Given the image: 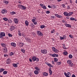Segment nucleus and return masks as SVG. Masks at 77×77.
Segmentation results:
<instances>
[{
  "instance_id": "c03bdc74",
  "label": "nucleus",
  "mask_w": 77,
  "mask_h": 77,
  "mask_svg": "<svg viewBox=\"0 0 77 77\" xmlns=\"http://www.w3.org/2000/svg\"><path fill=\"white\" fill-rule=\"evenodd\" d=\"M40 6L41 7H43V6H44V4H40Z\"/></svg>"
},
{
  "instance_id": "f8f14e48",
  "label": "nucleus",
  "mask_w": 77,
  "mask_h": 77,
  "mask_svg": "<svg viewBox=\"0 0 77 77\" xmlns=\"http://www.w3.org/2000/svg\"><path fill=\"white\" fill-rule=\"evenodd\" d=\"M58 56H59V55H58V54H53L52 55V57H58Z\"/></svg>"
},
{
  "instance_id": "0e129e2a",
  "label": "nucleus",
  "mask_w": 77,
  "mask_h": 77,
  "mask_svg": "<svg viewBox=\"0 0 77 77\" xmlns=\"http://www.w3.org/2000/svg\"><path fill=\"white\" fill-rule=\"evenodd\" d=\"M72 77H75V75L74 74H73L72 76Z\"/></svg>"
},
{
  "instance_id": "a19ab883",
  "label": "nucleus",
  "mask_w": 77,
  "mask_h": 77,
  "mask_svg": "<svg viewBox=\"0 0 77 77\" xmlns=\"http://www.w3.org/2000/svg\"><path fill=\"white\" fill-rule=\"evenodd\" d=\"M70 20H72V21L74 20L75 19L73 17H71L70 18Z\"/></svg>"
},
{
  "instance_id": "ddd939ff",
  "label": "nucleus",
  "mask_w": 77,
  "mask_h": 77,
  "mask_svg": "<svg viewBox=\"0 0 77 77\" xmlns=\"http://www.w3.org/2000/svg\"><path fill=\"white\" fill-rule=\"evenodd\" d=\"M17 64H19V63L17 64H15V63H14L13 64V66H14V67H15V68H17L18 66V65H17Z\"/></svg>"
},
{
  "instance_id": "4d7b16f0",
  "label": "nucleus",
  "mask_w": 77,
  "mask_h": 77,
  "mask_svg": "<svg viewBox=\"0 0 77 77\" xmlns=\"http://www.w3.org/2000/svg\"><path fill=\"white\" fill-rule=\"evenodd\" d=\"M63 38H65V39H66V36L64 35H63Z\"/></svg>"
},
{
  "instance_id": "a878e982",
  "label": "nucleus",
  "mask_w": 77,
  "mask_h": 77,
  "mask_svg": "<svg viewBox=\"0 0 77 77\" xmlns=\"http://www.w3.org/2000/svg\"><path fill=\"white\" fill-rule=\"evenodd\" d=\"M69 65L71 67H72V66H74V64H73V63H72V62L69 64Z\"/></svg>"
},
{
  "instance_id": "79ce46f5",
  "label": "nucleus",
  "mask_w": 77,
  "mask_h": 77,
  "mask_svg": "<svg viewBox=\"0 0 77 77\" xmlns=\"http://www.w3.org/2000/svg\"><path fill=\"white\" fill-rule=\"evenodd\" d=\"M21 51L23 53H25V50H24L23 49H21Z\"/></svg>"
},
{
  "instance_id": "7ed1b4c3",
  "label": "nucleus",
  "mask_w": 77,
  "mask_h": 77,
  "mask_svg": "<svg viewBox=\"0 0 77 77\" xmlns=\"http://www.w3.org/2000/svg\"><path fill=\"white\" fill-rule=\"evenodd\" d=\"M52 50L55 53H58L59 52V50L56 49V48L54 47H53L52 48Z\"/></svg>"
},
{
  "instance_id": "58836bf2",
  "label": "nucleus",
  "mask_w": 77,
  "mask_h": 77,
  "mask_svg": "<svg viewBox=\"0 0 77 77\" xmlns=\"http://www.w3.org/2000/svg\"><path fill=\"white\" fill-rule=\"evenodd\" d=\"M63 54H64L65 55H66L68 54V52L66 51L64 52Z\"/></svg>"
},
{
  "instance_id": "0eeeda50",
  "label": "nucleus",
  "mask_w": 77,
  "mask_h": 77,
  "mask_svg": "<svg viewBox=\"0 0 77 77\" xmlns=\"http://www.w3.org/2000/svg\"><path fill=\"white\" fill-rule=\"evenodd\" d=\"M51 67H49V71L50 73V75H52V71H51Z\"/></svg>"
},
{
  "instance_id": "a211bd4d",
  "label": "nucleus",
  "mask_w": 77,
  "mask_h": 77,
  "mask_svg": "<svg viewBox=\"0 0 77 77\" xmlns=\"http://www.w3.org/2000/svg\"><path fill=\"white\" fill-rule=\"evenodd\" d=\"M35 74H38L39 72L38 70H35L34 72Z\"/></svg>"
},
{
  "instance_id": "cd10ccee",
  "label": "nucleus",
  "mask_w": 77,
  "mask_h": 77,
  "mask_svg": "<svg viewBox=\"0 0 77 77\" xmlns=\"http://www.w3.org/2000/svg\"><path fill=\"white\" fill-rule=\"evenodd\" d=\"M69 57L70 59H72V55H71V54L69 55Z\"/></svg>"
},
{
  "instance_id": "7c9ffc66",
  "label": "nucleus",
  "mask_w": 77,
  "mask_h": 77,
  "mask_svg": "<svg viewBox=\"0 0 77 77\" xmlns=\"http://www.w3.org/2000/svg\"><path fill=\"white\" fill-rule=\"evenodd\" d=\"M8 73V71H4L3 72V74H6Z\"/></svg>"
},
{
  "instance_id": "5fc2aeb1",
  "label": "nucleus",
  "mask_w": 77,
  "mask_h": 77,
  "mask_svg": "<svg viewBox=\"0 0 77 77\" xmlns=\"http://www.w3.org/2000/svg\"><path fill=\"white\" fill-rule=\"evenodd\" d=\"M13 52H11L10 53V56H12V55H13Z\"/></svg>"
},
{
  "instance_id": "423d86ee",
  "label": "nucleus",
  "mask_w": 77,
  "mask_h": 77,
  "mask_svg": "<svg viewBox=\"0 0 77 77\" xmlns=\"http://www.w3.org/2000/svg\"><path fill=\"white\" fill-rule=\"evenodd\" d=\"M7 11L6 10H5V9H3L2 10V14H6L7 13Z\"/></svg>"
},
{
  "instance_id": "774afa93",
  "label": "nucleus",
  "mask_w": 77,
  "mask_h": 77,
  "mask_svg": "<svg viewBox=\"0 0 77 77\" xmlns=\"http://www.w3.org/2000/svg\"><path fill=\"white\" fill-rule=\"evenodd\" d=\"M10 14L12 15H13V12H10Z\"/></svg>"
},
{
  "instance_id": "bf43d9fd",
  "label": "nucleus",
  "mask_w": 77,
  "mask_h": 77,
  "mask_svg": "<svg viewBox=\"0 0 77 77\" xmlns=\"http://www.w3.org/2000/svg\"><path fill=\"white\" fill-rule=\"evenodd\" d=\"M33 23H34V24L35 25H36V24H37V23H36V22H33Z\"/></svg>"
},
{
  "instance_id": "c85d7f7f",
  "label": "nucleus",
  "mask_w": 77,
  "mask_h": 77,
  "mask_svg": "<svg viewBox=\"0 0 77 77\" xmlns=\"http://www.w3.org/2000/svg\"><path fill=\"white\" fill-rule=\"evenodd\" d=\"M48 73L45 72L44 73V75H45V76H47V75H48Z\"/></svg>"
},
{
  "instance_id": "dca6fc26",
  "label": "nucleus",
  "mask_w": 77,
  "mask_h": 77,
  "mask_svg": "<svg viewBox=\"0 0 77 77\" xmlns=\"http://www.w3.org/2000/svg\"><path fill=\"white\" fill-rule=\"evenodd\" d=\"M25 25L26 26H29V22L26 20L25 22Z\"/></svg>"
},
{
  "instance_id": "603ef678",
  "label": "nucleus",
  "mask_w": 77,
  "mask_h": 77,
  "mask_svg": "<svg viewBox=\"0 0 77 77\" xmlns=\"http://www.w3.org/2000/svg\"><path fill=\"white\" fill-rule=\"evenodd\" d=\"M68 27H71V26L69 24L68 25Z\"/></svg>"
},
{
  "instance_id": "bb28decb",
  "label": "nucleus",
  "mask_w": 77,
  "mask_h": 77,
  "mask_svg": "<svg viewBox=\"0 0 77 77\" xmlns=\"http://www.w3.org/2000/svg\"><path fill=\"white\" fill-rule=\"evenodd\" d=\"M71 60H69L67 61V63H68V64H69L70 63H71Z\"/></svg>"
},
{
  "instance_id": "c756f323",
  "label": "nucleus",
  "mask_w": 77,
  "mask_h": 77,
  "mask_svg": "<svg viewBox=\"0 0 77 77\" xmlns=\"http://www.w3.org/2000/svg\"><path fill=\"white\" fill-rule=\"evenodd\" d=\"M4 3H5L6 5H8L9 3V2L8 1H4Z\"/></svg>"
},
{
  "instance_id": "20e7f679",
  "label": "nucleus",
  "mask_w": 77,
  "mask_h": 77,
  "mask_svg": "<svg viewBox=\"0 0 77 77\" xmlns=\"http://www.w3.org/2000/svg\"><path fill=\"white\" fill-rule=\"evenodd\" d=\"M37 34L38 36H42L43 34L41 32L39 31H38L37 32Z\"/></svg>"
},
{
  "instance_id": "de8ad7c7",
  "label": "nucleus",
  "mask_w": 77,
  "mask_h": 77,
  "mask_svg": "<svg viewBox=\"0 0 77 77\" xmlns=\"http://www.w3.org/2000/svg\"><path fill=\"white\" fill-rule=\"evenodd\" d=\"M30 26H31V27H33V24L32 23H31L30 24Z\"/></svg>"
},
{
  "instance_id": "ea45409f",
  "label": "nucleus",
  "mask_w": 77,
  "mask_h": 77,
  "mask_svg": "<svg viewBox=\"0 0 77 77\" xmlns=\"http://www.w3.org/2000/svg\"><path fill=\"white\" fill-rule=\"evenodd\" d=\"M42 8L43 9H47V8H46V7H45V6L44 5L42 7Z\"/></svg>"
},
{
  "instance_id": "2eb2a0df",
  "label": "nucleus",
  "mask_w": 77,
  "mask_h": 77,
  "mask_svg": "<svg viewBox=\"0 0 77 77\" xmlns=\"http://www.w3.org/2000/svg\"><path fill=\"white\" fill-rule=\"evenodd\" d=\"M21 9H22V10H26V7L25 6L22 5Z\"/></svg>"
},
{
  "instance_id": "9b49d317",
  "label": "nucleus",
  "mask_w": 77,
  "mask_h": 77,
  "mask_svg": "<svg viewBox=\"0 0 77 77\" xmlns=\"http://www.w3.org/2000/svg\"><path fill=\"white\" fill-rule=\"evenodd\" d=\"M11 63V60L9 59H8V60H7L6 63L7 64H10Z\"/></svg>"
},
{
  "instance_id": "1a4fd4ad",
  "label": "nucleus",
  "mask_w": 77,
  "mask_h": 77,
  "mask_svg": "<svg viewBox=\"0 0 77 77\" xmlns=\"http://www.w3.org/2000/svg\"><path fill=\"white\" fill-rule=\"evenodd\" d=\"M32 60L33 61H36V57L35 56L33 57H32Z\"/></svg>"
},
{
  "instance_id": "37998d69",
  "label": "nucleus",
  "mask_w": 77,
  "mask_h": 77,
  "mask_svg": "<svg viewBox=\"0 0 77 77\" xmlns=\"http://www.w3.org/2000/svg\"><path fill=\"white\" fill-rule=\"evenodd\" d=\"M57 17L58 18H62V16L58 15L57 16Z\"/></svg>"
},
{
  "instance_id": "f704fd0d",
  "label": "nucleus",
  "mask_w": 77,
  "mask_h": 77,
  "mask_svg": "<svg viewBox=\"0 0 77 77\" xmlns=\"http://www.w3.org/2000/svg\"><path fill=\"white\" fill-rule=\"evenodd\" d=\"M61 64V62H57V65H60Z\"/></svg>"
},
{
  "instance_id": "3c124183",
  "label": "nucleus",
  "mask_w": 77,
  "mask_h": 77,
  "mask_svg": "<svg viewBox=\"0 0 77 77\" xmlns=\"http://www.w3.org/2000/svg\"><path fill=\"white\" fill-rule=\"evenodd\" d=\"M53 7L54 8H55V9H56V5H53Z\"/></svg>"
},
{
  "instance_id": "680f3d73",
  "label": "nucleus",
  "mask_w": 77,
  "mask_h": 77,
  "mask_svg": "<svg viewBox=\"0 0 77 77\" xmlns=\"http://www.w3.org/2000/svg\"><path fill=\"white\" fill-rule=\"evenodd\" d=\"M67 9H70V7H69V6H67Z\"/></svg>"
},
{
  "instance_id": "c9c22d12",
  "label": "nucleus",
  "mask_w": 77,
  "mask_h": 77,
  "mask_svg": "<svg viewBox=\"0 0 77 77\" xmlns=\"http://www.w3.org/2000/svg\"><path fill=\"white\" fill-rule=\"evenodd\" d=\"M8 35L9 36V37H12V35L10 33H9L8 34Z\"/></svg>"
},
{
  "instance_id": "b1692460",
  "label": "nucleus",
  "mask_w": 77,
  "mask_h": 77,
  "mask_svg": "<svg viewBox=\"0 0 77 77\" xmlns=\"http://www.w3.org/2000/svg\"><path fill=\"white\" fill-rule=\"evenodd\" d=\"M40 27L41 29H43L45 27V26L44 25H41L40 26Z\"/></svg>"
},
{
  "instance_id": "aec40b11",
  "label": "nucleus",
  "mask_w": 77,
  "mask_h": 77,
  "mask_svg": "<svg viewBox=\"0 0 77 77\" xmlns=\"http://www.w3.org/2000/svg\"><path fill=\"white\" fill-rule=\"evenodd\" d=\"M47 65L48 66H50V67H53V66H52V65L50 63H47Z\"/></svg>"
},
{
  "instance_id": "72a5a7b5",
  "label": "nucleus",
  "mask_w": 77,
  "mask_h": 77,
  "mask_svg": "<svg viewBox=\"0 0 77 77\" xmlns=\"http://www.w3.org/2000/svg\"><path fill=\"white\" fill-rule=\"evenodd\" d=\"M1 45L2 47H6V45L5 44V43H3L1 44Z\"/></svg>"
},
{
  "instance_id": "f257e3e1",
  "label": "nucleus",
  "mask_w": 77,
  "mask_h": 77,
  "mask_svg": "<svg viewBox=\"0 0 77 77\" xmlns=\"http://www.w3.org/2000/svg\"><path fill=\"white\" fill-rule=\"evenodd\" d=\"M3 36H5V33L4 32H1L0 34V38H2Z\"/></svg>"
},
{
  "instance_id": "5701e85b",
  "label": "nucleus",
  "mask_w": 77,
  "mask_h": 77,
  "mask_svg": "<svg viewBox=\"0 0 77 77\" xmlns=\"http://www.w3.org/2000/svg\"><path fill=\"white\" fill-rule=\"evenodd\" d=\"M5 71V69L3 68L0 69V72H2L3 71Z\"/></svg>"
},
{
  "instance_id": "864d4df0",
  "label": "nucleus",
  "mask_w": 77,
  "mask_h": 77,
  "mask_svg": "<svg viewBox=\"0 0 77 77\" xmlns=\"http://www.w3.org/2000/svg\"><path fill=\"white\" fill-rule=\"evenodd\" d=\"M32 21L33 23H34L35 21V20L33 19L32 20Z\"/></svg>"
},
{
  "instance_id": "6ab92c4d",
  "label": "nucleus",
  "mask_w": 77,
  "mask_h": 77,
  "mask_svg": "<svg viewBox=\"0 0 77 77\" xmlns=\"http://www.w3.org/2000/svg\"><path fill=\"white\" fill-rule=\"evenodd\" d=\"M11 45H12V46H13L14 47H15L16 46V44L14 43H12L11 44Z\"/></svg>"
},
{
  "instance_id": "2f4dec72",
  "label": "nucleus",
  "mask_w": 77,
  "mask_h": 77,
  "mask_svg": "<svg viewBox=\"0 0 77 77\" xmlns=\"http://www.w3.org/2000/svg\"><path fill=\"white\" fill-rule=\"evenodd\" d=\"M18 6H19V8H20L21 9H22V7L23 6V5H18Z\"/></svg>"
},
{
  "instance_id": "a18cd8bd",
  "label": "nucleus",
  "mask_w": 77,
  "mask_h": 77,
  "mask_svg": "<svg viewBox=\"0 0 77 77\" xmlns=\"http://www.w3.org/2000/svg\"><path fill=\"white\" fill-rule=\"evenodd\" d=\"M54 32V29H53L52 31L51 32V33H53Z\"/></svg>"
},
{
  "instance_id": "052dcab7",
  "label": "nucleus",
  "mask_w": 77,
  "mask_h": 77,
  "mask_svg": "<svg viewBox=\"0 0 77 77\" xmlns=\"http://www.w3.org/2000/svg\"><path fill=\"white\" fill-rule=\"evenodd\" d=\"M19 35H20L19 36H21V34L20 32H19L18 33Z\"/></svg>"
},
{
  "instance_id": "e2e57ef3",
  "label": "nucleus",
  "mask_w": 77,
  "mask_h": 77,
  "mask_svg": "<svg viewBox=\"0 0 77 77\" xmlns=\"http://www.w3.org/2000/svg\"><path fill=\"white\" fill-rule=\"evenodd\" d=\"M13 15H14V14H16V13L14 11H13Z\"/></svg>"
},
{
  "instance_id": "412c9836",
  "label": "nucleus",
  "mask_w": 77,
  "mask_h": 77,
  "mask_svg": "<svg viewBox=\"0 0 77 77\" xmlns=\"http://www.w3.org/2000/svg\"><path fill=\"white\" fill-rule=\"evenodd\" d=\"M64 15L66 16H68V13L67 12H64Z\"/></svg>"
},
{
  "instance_id": "39448f33",
  "label": "nucleus",
  "mask_w": 77,
  "mask_h": 77,
  "mask_svg": "<svg viewBox=\"0 0 77 77\" xmlns=\"http://www.w3.org/2000/svg\"><path fill=\"white\" fill-rule=\"evenodd\" d=\"M41 52L42 53H43V54H47V51L46 50H41Z\"/></svg>"
},
{
  "instance_id": "6e6d98bb",
  "label": "nucleus",
  "mask_w": 77,
  "mask_h": 77,
  "mask_svg": "<svg viewBox=\"0 0 77 77\" xmlns=\"http://www.w3.org/2000/svg\"><path fill=\"white\" fill-rule=\"evenodd\" d=\"M65 26H66V27H68V24L66 23L65 24Z\"/></svg>"
},
{
  "instance_id": "8fccbe9b",
  "label": "nucleus",
  "mask_w": 77,
  "mask_h": 77,
  "mask_svg": "<svg viewBox=\"0 0 77 77\" xmlns=\"http://www.w3.org/2000/svg\"><path fill=\"white\" fill-rule=\"evenodd\" d=\"M39 58H36V62H38V61H39Z\"/></svg>"
},
{
  "instance_id": "49530a36",
  "label": "nucleus",
  "mask_w": 77,
  "mask_h": 77,
  "mask_svg": "<svg viewBox=\"0 0 77 77\" xmlns=\"http://www.w3.org/2000/svg\"><path fill=\"white\" fill-rule=\"evenodd\" d=\"M69 37H70L71 38H73V36H72V35H69Z\"/></svg>"
},
{
  "instance_id": "13d9d810",
  "label": "nucleus",
  "mask_w": 77,
  "mask_h": 77,
  "mask_svg": "<svg viewBox=\"0 0 77 77\" xmlns=\"http://www.w3.org/2000/svg\"><path fill=\"white\" fill-rule=\"evenodd\" d=\"M60 39H61V40H62V39H63V37H60Z\"/></svg>"
},
{
  "instance_id": "4c0bfd02",
  "label": "nucleus",
  "mask_w": 77,
  "mask_h": 77,
  "mask_svg": "<svg viewBox=\"0 0 77 77\" xmlns=\"http://www.w3.org/2000/svg\"><path fill=\"white\" fill-rule=\"evenodd\" d=\"M3 20L4 21H8V19H7V18L5 17L3 18Z\"/></svg>"
},
{
  "instance_id": "09e8293b",
  "label": "nucleus",
  "mask_w": 77,
  "mask_h": 77,
  "mask_svg": "<svg viewBox=\"0 0 77 77\" xmlns=\"http://www.w3.org/2000/svg\"><path fill=\"white\" fill-rule=\"evenodd\" d=\"M50 11H46V14H50Z\"/></svg>"
},
{
  "instance_id": "4468645a",
  "label": "nucleus",
  "mask_w": 77,
  "mask_h": 77,
  "mask_svg": "<svg viewBox=\"0 0 77 77\" xmlns=\"http://www.w3.org/2000/svg\"><path fill=\"white\" fill-rule=\"evenodd\" d=\"M14 21L16 24H18V20H17V19H14Z\"/></svg>"
},
{
  "instance_id": "473e14b6",
  "label": "nucleus",
  "mask_w": 77,
  "mask_h": 77,
  "mask_svg": "<svg viewBox=\"0 0 77 77\" xmlns=\"http://www.w3.org/2000/svg\"><path fill=\"white\" fill-rule=\"evenodd\" d=\"M54 59V61L55 62H57V61H58V59H57L56 58H55Z\"/></svg>"
},
{
  "instance_id": "6e6552de",
  "label": "nucleus",
  "mask_w": 77,
  "mask_h": 77,
  "mask_svg": "<svg viewBox=\"0 0 77 77\" xmlns=\"http://www.w3.org/2000/svg\"><path fill=\"white\" fill-rule=\"evenodd\" d=\"M26 40V41H28L29 42H32V41L29 38H25Z\"/></svg>"
},
{
  "instance_id": "338daca9",
  "label": "nucleus",
  "mask_w": 77,
  "mask_h": 77,
  "mask_svg": "<svg viewBox=\"0 0 77 77\" xmlns=\"http://www.w3.org/2000/svg\"><path fill=\"white\" fill-rule=\"evenodd\" d=\"M33 36H36V34H35V33H34L33 34Z\"/></svg>"
},
{
  "instance_id": "9d476101",
  "label": "nucleus",
  "mask_w": 77,
  "mask_h": 77,
  "mask_svg": "<svg viewBox=\"0 0 77 77\" xmlns=\"http://www.w3.org/2000/svg\"><path fill=\"white\" fill-rule=\"evenodd\" d=\"M19 45V46L20 47H22L24 45V43L22 42H20Z\"/></svg>"
},
{
  "instance_id": "f03ea898",
  "label": "nucleus",
  "mask_w": 77,
  "mask_h": 77,
  "mask_svg": "<svg viewBox=\"0 0 77 77\" xmlns=\"http://www.w3.org/2000/svg\"><path fill=\"white\" fill-rule=\"evenodd\" d=\"M64 75L66 77H71V73L69 72H68L67 73H66V72H64Z\"/></svg>"
},
{
  "instance_id": "e433bc0d",
  "label": "nucleus",
  "mask_w": 77,
  "mask_h": 77,
  "mask_svg": "<svg viewBox=\"0 0 77 77\" xmlns=\"http://www.w3.org/2000/svg\"><path fill=\"white\" fill-rule=\"evenodd\" d=\"M62 45L63 46V47L64 49H66V48L65 47V44H63Z\"/></svg>"
},
{
  "instance_id": "393cba45",
  "label": "nucleus",
  "mask_w": 77,
  "mask_h": 77,
  "mask_svg": "<svg viewBox=\"0 0 77 77\" xmlns=\"http://www.w3.org/2000/svg\"><path fill=\"white\" fill-rule=\"evenodd\" d=\"M73 14L72 12H70L68 14V16H70V15H71Z\"/></svg>"
},
{
  "instance_id": "f3484780",
  "label": "nucleus",
  "mask_w": 77,
  "mask_h": 77,
  "mask_svg": "<svg viewBox=\"0 0 77 77\" xmlns=\"http://www.w3.org/2000/svg\"><path fill=\"white\" fill-rule=\"evenodd\" d=\"M15 29V27H14V26H12L10 29V30H11V31H12V30H14Z\"/></svg>"
},
{
  "instance_id": "69168bd1",
  "label": "nucleus",
  "mask_w": 77,
  "mask_h": 77,
  "mask_svg": "<svg viewBox=\"0 0 77 77\" xmlns=\"http://www.w3.org/2000/svg\"><path fill=\"white\" fill-rule=\"evenodd\" d=\"M55 16H56V17H57V16H58V14H55Z\"/></svg>"
},
{
  "instance_id": "4be33fe9",
  "label": "nucleus",
  "mask_w": 77,
  "mask_h": 77,
  "mask_svg": "<svg viewBox=\"0 0 77 77\" xmlns=\"http://www.w3.org/2000/svg\"><path fill=\"white\" fill-rule=\"evenodd\" d=\"M35 69H36V70H37L38 71H40V69H39L38 67L36 66L35 67Z\"/></svg>"
}]
</instances>
